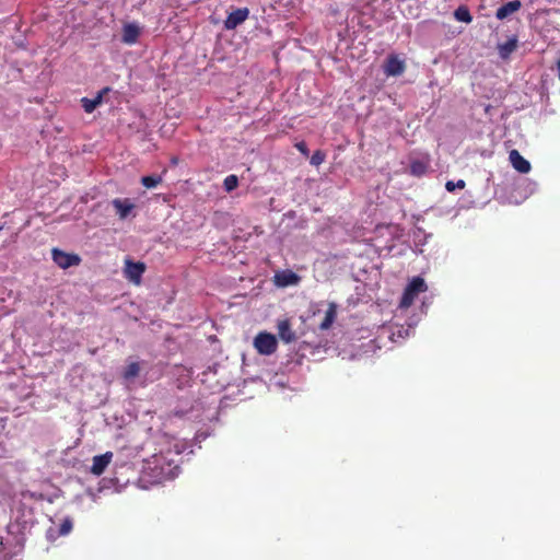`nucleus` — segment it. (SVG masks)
<instances>
[{
  "instance_id": "nucleus-4",
  "label": "nucleus",
  "mask_w": 560,
  "mask_h": 560,
  "mask_svg": "<svg viewBox=\"0 0 560 560\" xmlns=\"http://www.w3.org/2000/svg\"><path fill=\"white\" fill-rule=\"evenodd\" d=\"M144 272L143 262H133L130 259L125 261V278L130 281L133 285L141 284V276Z\"/></svg>"
},
{
  "instance_id": "nucleus-16",
  "label": "nucleus",
  "mask_w": 560,
  "mask_h": 560,
  "mask_svg": "<svg viewBox=\"0 0 560 560\" xmlns=\"http://www.w3.org/2000/svg\"><path fill=\"white\" fill-rule=\"evenodd\" d=\"M517 48V39L515 37L510 38L505 43L499 45V55L502 59H508L510 55Z\"/></svg>"
},
{
  "instance_id": "nucleus-26",
  "label": "nucleus",
  "mask_w": 560,
  "mask_h": 560,
  "mask_svg": "<svg viewBox=\"0 0 560 560\" xmlns=\"http://www.w3.org/2000/svg\"><path fill=\"white\" fill-rule=\"evenodd\" d=\"M557 72H559V81H560V57H559V60H557Z\"/></svg>"
},
{
  "instance_id": "nucleus-24",
  "label": "nucleus",
  "mask_w": 560,
  "mask_h": 560,
  "mask_svg": "<svg viewBox=\"0 0 560 560\" xmlns=\"http://www.w3.org/2000/svg\"><path fill=\"white\" fill-rule=\"evenodd\" d=\"M464 188H465V180H463V179H459L456 182H453V180L446 182V190L450 192H452L456 189H464Z\"/></svg>"
},
{
  "instance_id": "nucleus-25",
  "label": "nucleus",
  "mask_w": 560,
  "mask_h": 560,
  "mask_svg": "<svg viewBox=\"0 0 560 560\" xmlns=\"http://www.w3.org/2000/svg\"><path fill=\"white\" fill-rule=\"evenodd\" d=\"M295 150L300 151L302 155L308 156V149L306 148V144L304 141L295 143Z\"/></svg>"
},
{
  "instance_id": "nucleus-18",
  "label": "nucleus",
  "mask_w": 560,
  "mask_h": 560,
  "mask_svg": "<svg viewBox=\"0 0 560 560\" xmlns=\"http://www.w3.org/2000/svg\"><path fill=\"white\" fill-rule=\"evenodd\" d=\"M454 18L455 20L464 23L469 24L472 21V15H470V12L466 7H459L455 9L454 11Z\"/></svg>"
},
{
  "instance_id": "nucleus-23",
  "label": "nucleus",
  "mask_w": 560,
  "mask_h": 560,
  "mask_svg": "<svg viewBox=\"0 0 560 560\" xmlns=\"http://www.w3.org/2000/svg\"><path fill=\"white\" fill-rule=\"evenodd\" d=\"M324 162V153L322 150H317L315 152H313L312 154V159H310V164L314 165V166H319L322 165Z\"/></svg>"
},
{
  "instance_id": "nucleus-9",
  "label": "nucleus",
  "mask_w": 560,
  "mask_h": 560,
  "mask_svg": "<svg viewBox=\"0 0 560 560\" xmlns=\"http://www.w3.org/2000/svg\"><path fill=\"white\" fill-rule=\"evenodd\" d=\"M299 283V276L291 270H283L275 275V284L279 288H287Z\"/></svg>"
},
{
  "instance_id": "nucleus-22",
  "label": "nucleus",
  "mask_w": 560,
  "mask_h": 560,
  "mask_svg": "<svg viewBox=\"0 0 560 560\" xmlns=\"http://www.w3.org/2000/svg\"><path fill=\"white\" fill-rule=\"evenodd\" d=\"M425 172V164L420 161L411 162V174L416 176H420Z\"/></svg>"
},
{
  "instance_id": "nucleus-19",
  "label": "nucleus",
  "mask_w": 560,
  "mask_h": 560,
  "mask_svg": "<svg viewBox=\"0 0 560 560\" xmlns=\"http://www.w3.org/2000/svg\"><path fill=\"white\" fill-rule=\"evenodd\" d=\"M140 182H142V186L145 187V189H153L163 182V178H161L160 175H145Z\"/></svg>"
},
{
  "instance_id": "nucleus-1",
  "label": "nucleus",
  "mask_w": 560,
  "mask_h": 560,
  "mask_svg": "<svg viewBox=\"0 0 560 560\" xmlns=\"http://www.w3.org/2000/svg\"><path fill=\"white\" fill-rule=\"evenodd\" d=\"M427 289L428 287L425 285V282H423V279L420 277L412 278L411 282H409V284L405 287V291H402L399 307H401V310H407L408 307L412 306L416 296H418L419 293L425 292Z\"/></svg>"
},
{
  "instance_id": "nucleus-28",
  "label": "nucleus",
  "mask_w": 560,
  "mask_h": 560,
  "mask_svg": "<svg viewBox=\"0 0 560 560\" xmlns=\"http://www.w3.org/2000/svg\"><path fill=\"white\" fill-rule=\"evenodd\" d=\"M0 230H2V226H0Z\"/></svg>"
},
{
  "instance_id": "nucleus-8",
  "label": "nucleus",
  "mask_w": 560,
  "mask_h": 560,
  "mask_svg": "<svg viewBox=\"0 0 560 560\" xmlns=\"http://www.w3.org/2000/svg\"><path fill=\"white\" fill-rule=\"evenodd\" d=\"M112 460V453L107 452L104 454L93 456V465H91V474L95 476H101L108 467L109 462Z\"/></svg>"
},
{
  "instance_id": "nucleus-13",
  "label": "nucleus",
  "mask_w": 560,
  "mask_h": 560,
  "mask_svg": "<svg viewBox=\"0 0 560 560\" xmlns=\"http://www.w3.org/2000/svg\"><path fill=\"white\" fill-rule=\"evenodd\" d=\"M108 92V88H105L98 92L97 96L94 98L83 97L81 98V108L85 110V113L91 114L98 107V105L102 103V95Z\"/></svg>"
},
{
  "instance_id": "nucleus-27",
  "label": "nucleus",
  "mask_w": 560,
  "mask_h": 560,
  "mask_svg": "<svg viewBox=\"0 0 560 560\" xmlns=\"http://www.w3.org/2000/svg\"><path fill=\"white\" fill-rule=\"evenodd\" d=\"M0 429H2V424L0 423Z\"/></svg>"
},
{
  "instance_id": "nucleus-14",
  "label": "nucleus",
  "mask_w": 560,
  "mask_h": 560,
  "mask_svg": "<svg viewBox=\"0 0 560 560\" xmlns=\"http://www.w3.org/2000/svg\"><path fill=\"white\" fill-rule=\"evenodd\" d=\"M338 306L334 302H329L327 311H325V317H323L322 324H319V330L326 331L330 329L331 324L336 320V311Z\"/></svg>"
},
{
  "instance_id": "nucleus-17",
  "label": "nucleus",
  "mask_w": 560,
  "mask_h": 560,
  "mask_svg": "<svg viewBox=\"0 0 560 560\" xmlns=\"http://www.w3.org/2000/svg\"><path fill=\"white\" fill-rule=\"evenodd\" d=\"M139 371H141L139 363L130 362L126 365L125 371H122V378H125V381H131L139 375Z\"/></svg>"
},
{
  "instance_id": "nucleus-12",
  "label": "nucleus",
  "mask_w": 560,
  "mask_h": 560,
  "mask_svg": "<svg viewBox=\"0 0 560 560\" xmlns=\"http://www.w3.org/2000/svg\"><path fill=\"white\" fill-rule=\"evenodd\" d=\"M113 207H115L116 215L120 218V220H125L127 215L133 210V203L129 201V199H118L113 200Z\"/></svg>"
},
{
  "instance_id": "nucleus-20",
  "label": "nucleus",
  "mask_w": 560,
  "mask_h": 560,
  "mask_svg": "<svg viewBox=\"0 0 560 560\" xmlns=\"http://www.w3.org/2000/svg\"><path fill=\"white\" fill-rule=\"evenodd\" d=\"M73 528V523L71 522V518L66 517L62 520V523H60V526H58V530H56V536L62 537L69 535L71 533V529Z\"/></svg>"
},
{
  "instance_id": "nucleus-5",
  "label": "nucleus",
  "mask_w": 560,
  "mask_h": 560,
  "mask_svg": "<svg viewBox=\"0 0 560 560\" xmlns=\"http://www.w3.org/2000/svg\"><path fill=\"white\" fill-rule=\"evenodd\" d=\"M246 19H248L247 8L235 9L232 11V13L228 14V18H225V21H223V27H225L228 31H233L242 23H244Z\"/></svg>"
},
{
  "instance_id": "nucleus-7",
  "label": "nucleus",
  "mask_w": 560,
  "mask_h": 560,
  "mask_svg": "<svg viewBox=\"0 0 560 560\" xmlns=\"http://www.w3.org/2000/svg\"><path fill=\"white\" fill-rule=\"evenodd\" d=\"M509 160L510 165H512L516 172L527 174L528 171H530V164H528L527 160L520 154V151L510 150Z\"/></svg>"
},
{
  "instance_id": "nucleus-21",
  "label": "nucleus",
  "mask_w": 560,
  "mask_h": 560,
  "mask_svg": "<svg viewBox=\"0 0 560 560\" xmlns=\"http://www.w3.org/2000/svg\"><path fill=\"white\" fill-rule=\"evenodd\" d=\"M237 185H238V179L236 178L235 175H228V177H225V179H223V189H225V191H228V192L233 191Z\"/></svg>"
},
{
  "instance_id": "nucleus-10",
  "label": "nucleus",
  "mask_w": 560,
  "mask_h": 560,
  "mask_svg": "<svg viewBox=\"0 0 560 560\" xmlns=\"http://www.w3.org/2000/svg\"><path fill=\"white\" fill-rule=\"evenodd\" d=\"M277 329L278 338H280V340L287 343L295 341V332L291 329V323L289 319L278 320Z\"/></svg>"
},
{
  "instance_id": "nucleus-11",
  "label": "nucleus",
  "mask_w": 560,
  "mask_h": 560,
  "mask_svg": "<svg viewBox=\"0 0 560 560\" xmlns=\"http://www.w3.org/2000/svg\"><path fill=\"white\" fill-rule=\"evenodd\" d=\"M520 0H510L505 4H502L501 8L497 9V13H494V16H497V20L503 21L508 19L511 14L520 11Z\"/></svg>"
},
{
  "instance_id": "nucleus-3",
  "label": "nucleus",
  "mask_w": 560,
  "mask_h": 560,
  "mask_svg": "<svg viewBox=\"0 0 560 560\" xmlns=\"http://www.w3.org/2000/svg\"><path fill=\"white\" fill-rule=\"evenodd\" d=\"M52 261L60 269H69L81 264V257L77 254H69L59 248H52Z\"/></svg>"
},
{
  "instance_id": "nucleus-2",
  "label": "nucleus",
  "mask_w": 560,
  "mask_h": 560,
  "mask_svg": "<svg viewBox=\"0 0 560 560\" xmlns=\"http://www.w3.org/2000/svg\"><path fill=\"white\" fill-rule=\"evenodd\" d=\"M253 346L257 349L258 354L260 355H270L276 352V348L278 347V341H276V336L269 332H260L255 336V341H253Z\"/></svg>"
},
{
  "instance_id": "nucleus-6",
  "label": "nucleus",
  "mask_w": 560,
  "mask_h": 560,
  "mask_svg": "<svg viewBox=\"0 0 560 560\" xmlns=\"http://www.w3.org/2000/svg\"><path fill=\"white\" fill-rule=\"evenodd\" d=\"M384 73L387 77H399L404 73V61L396 55H389L385 59Z\"/></svg>"
},
{
  "instance_id": "nucleus-15",
  "label": "nucleus",
  "mask_w": 560,
  "mask_h": 560,
  "mask_svg": "<svg viewBox=\"0 0 560 560\" xmlns=\"http://www.w3.org/2000/svg\"><path fill=\"white\" fill-rule=\"evenodd\" d=\"M139 37V27L135 24H126L122 27V43L133 45Z\"/></svg>"
}]
</instances>
